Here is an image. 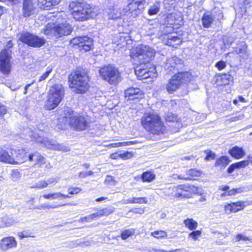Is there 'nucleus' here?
Here are the masks:
<instances>
[{
  "instance_id": "1",
  "label": "nucleus",
  "mask_w": 252,
  "mask_h": 252,
  "mask_svg": "<svg viewBox=\"0 0 252 252\" xmlns=\"http://www.w3.org/2000/svg\"><path fill=\"white\" fill-rule=\"evenodd\" d=\"M183 66V61L176 56L168 60L165 68L168 72H172L174 75L169 79L166 85V90L169 94H173L182 85L187 83L191 78V73L189 71L180 72V68Z\"/></svg>"
},
{
  "instance_id": "2",
  "label": "nucleus",
  "mask_w": 252,
  "mask_h": 252,
  "mask_svg": "<svg viewBox=\"0 0 252 252\" xmlns=\"http://www.w3.org/2000/svg\"><path fill=\"white\" fill-rule=\"evenodd\" d=\"M141 124L143 127L150 133L159 139L166 131V127L160 116L154 113H145L141 119Z\"/></svg>"
},
{
  "instance_id": "3",
  "label": "nucleus",
  "mask_w": 252,
  "mask_h": 252,
  "mask_svg": "<svg viewBox=\"0 0 252 252\" xmlns=\"http://www.w3.org/2000/svg\"><path fill=\"white\" fill-rule=\"evenodd\" d=\"M89 77L83 69L72 71L68 76V82L71 88L75 89L77 94H84L89 89Z\"/></svg>"
},
{
  "instance_id": "4",
  "label": "nucleus",
  "mask_w": 252,
  "mask_h": 252,
  "mask_svg": "<svg viewBox=\"0 0 252 252\" xmlns=\"http://www.w3.org/2000/svg\"><path fill=\"white\" fill-rule=\"evenodd\" d=\"M69 8L76 21H86L95 15L92 6L82 0L71 1Z\"/></svg>"
},
{
  "instance_id": "5",
  "label": "nucleus",
  "mask_w": 252,
  "mask_h": 252,
  "mask_svg": "<svg viewBox=\"0 0 252 252\" xmlns=\"http://www.w3.org/2000/svg\"><path fill=\"white\" fill-rule=\"evenodd\" d=\"M57 22V24L48 23L43 30V32L48 38L54 37L57 39L72 33L73 29L70 24L66 22L60 23V21H58Z\"/></svg>"
},
{
  "instance_id": "6",
  "label": "nucleus",
  "mask_w": 252,
  "mask_h": 252,
  "mask_svg": "<svg viewBox=\"0 0 252 252\" xmlns=\"http://www.w3.org/2000/svg\"><path fill=\"white\" fill-rule=\"evenodd\" d=\"M63 113L64 118L69 119L70 126L76 130H84L89 125L88 119L86 117L78 115L69 107H65Z\"/></svg>"
},
{
  "instance_id": "7",
  "label": "nucleus",
  "mask_w": 252,
  "mask_h": 252,
  "mask_svg": "<svg viewBox=\"0 0 252 252\" xmlns=\"http://www.w3.org/2000/svg\"><path fill=\"white\" fill-rule=\"evenodd\" d=\"M17 36L19 41L31 47L40 48L46 43L44 37L27 31L20 32Z\"/></svg>"
},
{
  "instance_id": "8",
  "label": "nucleus",
  "mask_w": 252,
  "mask_h": 252,
  "mask_svg": "<svg viewBox=\"0 0 252 252\" xmlns=\"http://www.w3.org/2000/svg\"><path fill=\"white\" fill-rule=\"evenodd\" d=\"M64 90L63 86L57 84L51 87L46 107L49 110H52L57 107L63 98Z\"/></svg>"
},
{
  "instance_id": "9",
  "label": "nucleus",
  "mask_w": 252,
  "mask_h": 252,
  "mask_svg": "<svg viewBox=\"0 0 252 252\" xmlns=\"http://www.w3.org/2000/svg\"><path fill=\"white\" fill-rule=\"evenodd\" d=\"M13 43L11 40L8 41L5 48L0 53V71L5 75L9 74L11 72V64L10 60L12 58L11 48Z\"/></svg>"
},
{
  "instance_id": "10",
  "label": "nucleus",
  "mask_w": 252,
  "mask_h": 252,
  "mask_svg": "<svg viewBox=\"0 0 252 252\" xmlns=\"http://www.w3.org/2000/svg\"><path fill=\"white\" fill-rule=\"evenodd\" d=\"M100 76L110 85H116L121 81V73L115 66L109 64L99 70Z\"/></svg>"
},
{
  "instance_id": "11",
  "label": "nucleus",
  "mask_w": 252,
  "mask_h": 252,
  "mask_svg": "<svg viewBox=\"0 0 252 252\" xmlns=\"http://www.w3.org/2000/svg\"><path fill=\"white\" fill-rule=\"evenodd\" d=\"M155 52L153 49L147 45H140L135 49L134 56L139 60V63H149L154 58Z\"/></svg>"
},
{
  "instance_id": "12",
  "label": "nucleus",
  "mask_w": 252,
  "mask_h": 252,
  "mask_svg": "<svg viewBox=\"0 0 252 252\" xmlns=\"http://www.w3.org/2000/svg\"><path fill=\"white\" fill-rule=\"evenodd\" d=\"M127 4L125 8L127 15L136 17L141 14L146 5V0H127Z\"/></svg>"
},
{
  "instance_id": "13",
  "label": "nucleus",
  "mask_w": 252,
  "mask_h": 252,
  "mask_svg": "<svg viewBox=\"0 0 252 252\" xmlns=\"http://www.w3.org/2000/svg\"><path fill=\"white\" fill-rule=\"evenodd\" d=\"M149 63H139L134 68L135 73L139 80L157 77L156 69L155 67H148Z\"/></svg>"
},
{
  "instance_id": "14",
  "label": "nucleus",
  "mask_w": 252,
  "mask_h": 252,
  "mask_svg": "<svg viewBox=\"0 0 252 252\" xmlns=\"http://www.w3.org/2000/svg\"><path fill=\"white\" fill-rule=\"evenodd\" d=\"M70 44L78 46L80 51H90L93 46V39L87 36L74 37L70 40Z\"/></svg>"
},
{
  "instance_id": "15",
  "label": "nucleus",
  "mask_w": 252,
  "mask_h": 252,
  "mask_svg": "<svg viewBox=\"0 0 252 252\" xmlns=\"http://www.w3.org/2000/svg\"><path fill=\"white\" fill-rule=\"evenodd\" d=\"M37 143H39L42 147L47 149L56 150L58 151H66V147L59 144L56 141L50 140L49 138L39 137L36 140Z\"/></svg>"
},
{
  "instance_id": "16",
  "label": "nucleus",
  "mask_w": 252,
  "mask_h": 252,
  "mask_svg": "<svg viewBox=\"0 0 252 252\" xmlns=\"http://www.w3.org/2000/svg\"><path fill=\"white\" fill-rule=\"evenodd\" d=\"M27 153L25 149H11V158L13 160L11 161V164H19L26 161L28 158Z\"/></svg>"
},
{
  "instance_id": "17",
  "label": "nucleus",
  "mask_w": 252,
  "mask_h": 252,
  "mask_svg": "<svg viewBox=\"0 0 252 252\" xmlns=\"http://www.w3.org/2000/svg\"><path fill=\"white\" fill-rule=\"evenodd\" d=\"M116 0H106L105 2L109 4L106 10L107 17L109 19L116 20L120 19L121 17V9L115 7V1Z\"/></svg>"
},
{
  "instance_id": "18",
  "label": "nucleus",
  "mask_w": 252,
  "mask_h": 252,
  "mask_svg": "<svg viewBox=\"0 0 252 252\" xmlns=\"http://www.w3.org/2000/svg\"><path fill=\"white\" fill-rule=\"evenodd\" d=\"M126 98L128 100H135L142 98L144 93L139 88L130 87L125 91Z\"/></svg>"
},
{
  "instance_id": "19",
  "label": "nucleus",
  "mask_w": 252,
  "mask_h": 252,
  "mask_svg": "<svg viewBox=\"0 0 252 252\" xmlns=\"http://www.w3.org/2000/svg\"><path fill=\"white\" fill-rule=\"evenodd\" d=\"M36 8L32 0H23L22 14L25 18H28L35 13Z\"/></svg>"
},
{
  "instance_id": "20",
  "label": "nucleus",
  "mask_w": 252,
  "mask_h": 252,
  "mask_svg": "<svg viewBox=\"0 0 252 252\" xmlns=\"http://www.w3.org/2000/svg\"><path fill=\"white\" fill-rule=\"evenodd\" d=\"M215 79V84L218 86L229 85L233 82V77L229 74L219 73Z\"/></svg>"
},
{
  "instance_id": "21",
  "label": "nucleus",
  "mask_w": 252,
  "mask_h": 252,
  "mask_svg": "<svg viewBox=\"0 0 252 252\" xmlns=\"http://www.w3.org/2000/svg\"><path fill=\"white\" fill-rule=\"evenodd\" d=\"M17 242L14 237H6L2 238L0 241V249L2 251H6L8 250L15 248Z\"/></svg>"
},
{
  "instance_id": "22",
  "label": "nucleus",
  "mask_w": 252,
  "mask_h": 252,
  "mask_svg": "<svg viewBox=\"0 0 252 252\" xmlns=\"http://www.w3.org/2000/svg\"><path fill=\"white\" fill-rule=\"evenodd\" d=\"M228 154L233 158L238 159L243 158L246 153L242 147L235 146L228 151Z\"/></svg>"
},
{
  "instance_id": "23",
  "label": "nucleus",
  "mask_w": 252,
  "mask_h": 252,
  "mask_svg": "<svg viewBox=\"0 0 252 252\" xmlns=\"http://www.w3.org/2000/svg\"><path fill=\"white\" fill-rule=\"evenodd\" d=\"M245 207L244 202L242 201H238L237 202L231 203L228 204L225 207V210L226 212H237L244 209Z\"/></svg>"
},
{
  "instance_id": "24",
  "label": "nucleus",
  "mask_w": 252,
  "mask_h": 252,
  "mask_svg": "<svg viewBox=\"0 0 252 252\" xmlns=\"http://www.w3.org/2000/svg\"><path fill=\"white\" fill-rule=\"evenodd\" d=\"M239 8L242 15H246L252 11V1L250 0H239Z\"/></svg>"
},
{
  "instance_id": "25",
  "label": "nucleus",
  "mask_w": 252,
  "mask_h": 252,
  "mask_svg": "<svg viewBox=\"0 0 252 252\" xmlns=\"http://www.w3.org/2000/svg\"><path fill=\"white\" fill-rule=\"evenodd\" d=\"M201 20L203 27L206 29L210 28L213 22L215 21L211 13H210V11H207L204 13Z\"/></svg>"
},
{
  "instance_id": "26",
  "label": "nucleus",
  "mask_w": 252,
  "mask_h": 252,
  "mask_svg": "<svg viewBox=\"0 0 252 252\" xmlns=\"http://www.w3.org/2000/svg\"><path fill=\"white\" fill-rule=\"evenodd\" d=\"M231 161L229 157L221 156L216 159L214 165L215 167H219L220 169H224Z\"/></svg>"
},
{
  "instance_id": "27",
  "label": "nucleus",
  "mask_w": 252,
  "mask_h": 252,
  "mask_svg": "<svg viewBox=\"0 0 252 252\" xmlns=\"http://www.w3.org/2000/svg\"><path fill=\"white\" fill-rule=\"evenodd\" d=\"M60 0H38L37 5L40 9H48L52 5L58 4Z\"/></svg>"
},
{
  "instance_id": "28",
  "label": "nucleus",
  "mask_w": 252,
  "mask_h": 252,
  "mask_svg": "<svg viewBox=\"0 0 252 252\" xmlns=\"http://www.w3.org/2000/svg\"><path fill=\"white\" fill-rule=\"evenodd\" d=\"M182 42V39L179 36L168 35L166 44L173 48H177Z\"/></svg>"
},
{
  "instance_id": "29",
  "label": "nucleus",
  "mask_w": 252,
  "mask_h": 252,
  "mask_svg": "<svg viewBox=\"0 0 252 252\" xmlns=\"http://www.w3.org/2000/svg\"><path fill=\"white\" fill-rule=\"evenodd\" d=\"M234 50L241 56L246 55L248 53L247 45L244 41L238 43L235 47H233Z\"/></svg>"
},
{
  "instance_id": "30",
  "label": "nucleus",
  "mask_w": 252,
  "mask_h": 252,
  "mask_svg": "<svg viewBox=\"0 0 252 252\" xmlns=\"http://www.w3.org/2000/svg\"><path fill=\"white\" fill-rule=\"evenodd\" d=\"M248 165L247 160H242L231 164L227 168L228 173H231L235 169L244 167Z\"/></svg>"
},
{
  "instance_id": "31",
  "label": "nucleus",
  "mask_w": 252,
  "mask_h": 252,
  "mask_svg": "<svg viewBox=\"0 0 252 252\" xmlns=\"http://www.w3.org/2000/svg\"><path fill=\"white\" fill-rule=\"evenodd\" d=\"M11 161L13 160L11 158L10 152L0 148V161L11 164Z\"/></svg>"
},
{
  "instance_id": "32",
  "label": "nucleus",
  "mask_w": 252,
  "mask_h": 252,
  "mask_svg": "<svg viewBox=\"0 0 252 252\" xmlns=\"http://www.w3.org/2000/svg\"><path fill=\"white\" fill-rule=\"evenodd\" d=\"M210 13H211V15L214 19L215 21L217 20L220 22L221 20L223 19V15L222 11L219 7H214L211 12H210Z\"/></svg>"
},
{
  "instance_id": "33",
  "label": "nucleus",
  "mask_w": 252,
  "mask_h": 252,
  "mask_svg": "<svg viewBox=\"0 0 252 252\" xmlns=\"http://www.w3.org/2000/svg\"><path fill=\"white\" fill-rule=\"evenodd\" d=\"M160 9V3L159 1H156L152 5H150L148 11V13L150 16L156 15L159 11Z\"/></svg>"
},
{
  "instance_id": "34",
  "label": "nucleus",
  "mask_w": 252,
  "mask_h": 252,
  "mask_svg": "<svg viewBox=\"0 0 252 252\" xmlns=\"http://www.w3.org/2000/svg\"><path fill=\"white\" fill-rule=\"evenodd\" d=\"M28 159L30 161H35L37 164L42 165V161L44 160V157L38 153L30 154L28 156Z\"/></svg>"
},
{
  "instance_id": "35",
  "label": "nucleus",
  "mask_w": 252,
  "mask_h": 252,
  "mask_svg": "<svg viewBox=\"0 0 252 252\" xmlns=\"http://www.w3.org/2000/svg\"><path fill=\"white\" fill-rule=\"evenodd\" d=\"M114 211V209L113 207H109L104 208L101 210H98L96 213L97 217H101L102 216H106L112 213Z\"/></svg>"
},
{
  "instance_id": "36",
  "label": "nucleus",
  "mask_w": 252,
  "mask_h": 252,
  "mask_svg": "<svg viewBox=\"0 0 252 252\" xmlns=\"http://www.w3.org/2000/svg\"><path fill=\"white\" fill-rule=\"evenodd\" d=\"M192 194L190 191L187 190L185 191L179 190L175 194V196L179 199L189 198L191 197Z\"/></svg>"
},
{
  "instance_id": "37",
  "label": "nucleus",
  "mask_w": 252,
  "mask_h": 252,
  "mask_svg": "<svg viewBox=\"0 0 252 252\" xmlns=\"http://www.w3.org/2000/svg\"><path fill=\"white\" fill-rule=\"evenodd\" d=\"M184 223L185 226L190 230L195 229L197 227V222L192 219H187L184 221Z\"/></svg>"
},
{
  "instance_id": "38",
  "label": "nucleus",
  "mask_w": 252,
  "mask_h": 252,
  "mask_svg": "<svg viewBox=\"0 0 252 252\" xmlns=\"http://www.w3.org/2000/svg\"><path fill=\"white\" fill-rule=\"evenodd\" d=\"M235 38L234 36L231 35L229 36H224L222 38V41L225 46H229L235 41Z\"/></svg>"
},
{
  "instance_id": "39",
  "label": "nucleus",
  "mask_w": 252,
  "mask_h": 252,
  "mask_svg": "<svg viewBox=\"0 0 252 252\" xmlns=\"http://www.w3.org/2000/svg\"><path fill=\"white\" fill-rule=\"evenodd\" d=\"M135 232L133 229L125 230L121 233V237L123 240H126L129 237L132 236Z\"/></svg>"
},
{
  "instance_id": "40",
  "label": "nucleus",
  "mask_w": 252,
  "mask_h": 252,
  "mask_svg": "<svg viewBox=\"0 0 252 252\" xmlns=\"http://www.w3.org/2000/svg\"><path fill=\"white\" fill-rule=\"evenodd\" d=\"M165 23L167 25H173L175 24V14H169L166 15L165 18Z\"/></svg>"
},
{
  "instance_id": "41",
  "label": "nucleus",
  "mask_w": 252,
  "mask_h": 252,
  "mask_svg": "<svg viewBox=\"0 0 252 252\" xmlns=\"http://www.w3.org/2000/svg\"><path fill=\"white\" fill-rule=\"evenodd\" d=\"M141 178L143 182H151L155 179V174H141Z\"/></svg>"
},
{
  "instance_id": "42",
  "label": "nucleus",
  "mask_w": 252,
  "mask_h": 252,
  "mask_svg": "<svg viewBox=\"0 0 252 252\" xmlns=\"http://www.w3.org/2000/svg\"><path fill=\"white\" fill-rule=\"evenodd\" d=\"M204 153L206 154V157L204 158L205 160H210L211 159H214L216 158V154L210 150H206L204 151Z\"/></svg>"
},
{
  "instance_id": "43",
  "label": "nucleus",
  "mask_w": 252,
  "mask_h": 252,
  "mask_svg": "<svg viewBox=\"0 0 252 252\" xmlns=\"http://www.w3.org/2000/svg\"><path fill=\"white\" fill-rule=\"evenodd\" d=\"M152 235L157 238H164L167 236V233L162 230L155 231L152 232Z\"/></svg>"
},
{
  "instance_id": "44",
  "label": "nucleus",
  "mask_w": 252,
  "mask_h": 252,
  "mask_svg": "<svg viewBox=\"0 0 252 252\" xmlns=\"http://www.w3.org/2000/svg\"><path fill=\"white\" fill-rule=\"evenodd\" d=\"M178 178L185 180H194V177H198V174H179Z\"/></svg>"
},
{
  "instance_id": "45",
  "label": "nucleus",
  "mask_w": 252,
  "mask_h": 252,
  "mask_svg": "<svg viewBox=\"0 0 252 252\" xmlns=\"http://www.w3.org/2000/svg\"><path fill=\"white\" fill-rule=\"evenodd\" d=\"M52 71V68L48 67L47 68V70L45 72H44L40 77L38 80V82L39 83L42 81L45 80L49 75V74L51 73Z\"/></svg>"
},
{
  "instance_id": "46",
  "label": "nucleus",
  "mask_w": 252,
  "mask_h": 252,
  "mask_svg": "<svg viewBox=\"0 0 252 252\" xmlns=\"http://www.w3.org/2000/svg\"><path fill=\"white\" fill-rule=\"evenodd\" d=\"M133 156V154L130 152L120 151V158L123 159H127L130 158Z\"/></svg>"
},
{
  "instance_id": "47",
  "label": "nucleus",
  "mask_w": 252,
  "mask_h": 252,
  "mask_svg": "<svg viewBox=\"0 0 252 252\" xmlns=\"http://www.w3.org/2000/svg\"><path fill=\"white\" fill-rule=\"evenodd\" d=\"M96 217H97L96 216V213H93V214L90 215L88 216L81 218L80 220L82 222H90Z\"/></svg>"
},
{
  "instance_id": "48",
  "label": "nucleus",
  "mask_w": 252,
  "mask_h": 252,
  "mask_svg": "<svg viewBox=\"0 0 252 252\" xmlns=\"http://www.w3.org/2000/svg\"><path fill=\"white\" fill-rule=\"evenodd\" d=\"M215 66L219 70H221L225 68L226 66V62L220 60L218 62H217L215 65Z\"/></svg>"
},
{
  "instance_id": "49",
  "label": "nucleus",
  "mask_w": 252,
  "mask_h": 252,
  "mask_svg": "<svg viewBox=\"0 0 252 252\" xmlns=\"http://www.w3.org/2000/svg\"><path fill=\"white\" fill-rule=\"evenodd\" d=\"M104 182L107 185H115L116 183V181L113 176L109 175H107Z\"/></svg>"
},
{
  "instance_id": "50",
  "label": "nucleus",
  "mask_w": 252,
  "mask_h": 252,
  "mask_svg": "<svg viewBox=\"0 0 252 252\" xmlns=\"http://www.w3.org/2000/svg\"><path fill=\"white\" fill-rule=\"evenodd\" d=\"M62 193L60 192H56L52 194H44L43 197L45 199H49L52 198V199H56L60 197Z\"/></svg>"
},
{
  "instance_id": "51",
  "label": "nucleus",
  "mask_w": 252,
  "mask_h": 252,
  "mask_svg": "<svg viewBox=\"0 0 252 252\" xmlns=\"http://www.w3.org/2000/svg\"><path fill=\"white\" fill-rule=\"evenodd\" d=\"M48 183L46 181H40L35 183V185L32 188H37L38 189H43L47 187Z\"/></svg>"
},
{
  "instance_id": "52",
  "label": "nucleus",
  "mask_w": 252,
  "mask_h": 252,
  "mask_svg": "<svg viewBox=\"0 0 252 252\" xmlns=\"http://www.w3.org/2000/svg\"><path fill=\"white\" fill-rule=\"evenodd\" d=\"M82 190L81 188L78 187H70L68 189V192L70 194H75L79 193Z\"/></svg>"
},
{
  "instance_id": "53",
  "label": "nucleus",
  "mask_w": 252,
  "mask_h": 252,
  "mask_svg": "<svg viewBox=\"0 0 252 252\" xmlns=\"http://www.w3.org/2000/svg\"><path fill=\"white\" fill-rule=\"evenodd\" d=\"M201 232L200 230L193 231L189 233V237L196 240L201 235Z\"/></svg>"
},
{
  "instance_id": "54",
  "label": "nucleus",
  "mask_w": 252,
  "mask_h": 252,
  "mask_svg": "<svg viewBox=\"0 0 252 252\" xmlns=\"http://www.w3.org/2000/svg\"><path fill=\"white\" fill-rule=\"evenodd\" d=\"M177 116L172 113H168L166 116L165 120L167 122H174L176 120Z\"/></svg>"
},
{
  "instance_id": "55",
  "label": "nucleus",
  "mask_w": 252,
  "mask_h": 252,
  "mask_svg": "<svg viewBox=\"0 0 252 252\" xmlns=\"http://www.w3.org/2000/svg\"><path fill=\"white\" fill-rule=\"evenodd\" d=\"M18 236L20 238V239H23L26 237H33V236H32L30 233L26 231H24L23 232H20L18 234Z\"/></svg>"
},
{
  "instance_id": "56",
  "label": "nucleus",
  "mask_w": 252,
  "mask_h": 252,
  "mask_svg": "<svg viewBox=\"0 0 252 252\" xmlns=\"http://www.w3.org/2000/svg\"><path fill=\"white\" fill-rule=\"evenodd\" d=\"M135 203L146 204L147 200L146 197H135Z\"/></svg>"
},
{
  "instance_id": "57",
  "label": "nucleus",
  "mask_w": 252,
  "mask_h": 252,
  "mask_svg": "<svg viewBox=\"0 0 252 252\" xmlns=\"http://www.w3.org/2000/svg\"><path fill=\"white\" fill-rule=\"evenodd\" d=\"M59 206L55 205H49L47 204H43L41 205V208L43 209H51V208H56L59 207Z\"/></svg>"
},
{
  "instance_id": "58",
  "label": "nucleus",
  "mask_w": 252,
  "mask_h": 252,
  "mask_svg": "<svg viewBox=\"0 0 252 252\" xmlns=\"http://www.w3.org/2000/svg\"><path fill=\"white\" fill-rule=\"evenodd\" d=\"M191 188L192 187H191L190 186H188L187 185H182L179 186V189L183 190V191H185V190H187L188 191L191 192Z\"/></svg>"
},
{
  "instance_id": "59",
  "label": "nucleus",
  "mask_w": 252,
  "mask_h": 252,
  "mask_svg": "<svg viewBox=\"0 0 252 252\" xmlns=\"http://www.w3.org/2000/svg\"><path fill=\"white\" fill-rule=\"evenodd\" d=\"M241 240H244V241H247V240H249V239L248 237H247L246 236H245L241 234H238L236 236V240L238 241H239Z\"/></svg>"
},
{
  "instance_id": "60",
  "label": "nucleus",
  "mask_w": 252,
  "mask_h": 252,
  "mask_svg": "<svg viewBox=\"0 0 252 252\" xmlns=\"http://www.w3.org/2000/svg\"><path fill=\"white\" fill-rule=\"evenodd\" d=\"M6 112L7 110L5 106L0 104V117H2L6 114Z\"/></svg>"
},
{
  "instance_id": "61",
  "label": "nucleus",
  "mask_w": 252,
  "mask_h": 252,
  "mask_svg": "<svg viewBox=\"0 0 252 252\" xmlns=\"http://www.w3.org/2000/svg\"><path fill=\"white\" fill-rule=\"evenodd\" d=\"M110 157L111 158L115 159L120 158V152L111 154Z\"/></svg>"
},
{
  "instance_id": "62",
  "label": "nucleus",
  "mask_w": 252,
  "mask_h": 252,
  "mask_svg": "<svg viewBox=\"0 0 252 252\" xmlns=\"http://www.w3.org/2000/svg\"><path fill=\"white\" fill-rule=\"evenodd\" d=\"M59 178H51L46 181L48 183V185L52 184H55L58 182Z\"/></svg>"
},
{
  "instance_id": "63",
  "label": "nucleus",
  "mask_w": 252,
  "mask_h": 252,
  "mask_svg": "<svg viewBox=\"0 0 252 252\" xmlns=\"http://www.w3.org/2000/svg\"><path fill=\"white\" fill-rule=\"evenodd\" d=\"M133 143L132 141H127V142H119V146H128L132 145Z\"/></svg>"
},
{
  "instance_id": "64",
  "label": "nucleus",
  "mask_w": 252,
  "mask_h": 252,
  "mask_svg": "<svg viewBox=\"0 0 252 252\" xmlns=\"http://www.w3.org/2000/svg\"><path fill=\"white\" fill-rule=\"evenodd\" d=\"M234 189H235L236 194L243 192L245 190V188L244 187H241V188H236Z\"/></svg>"
}]
</instances>
